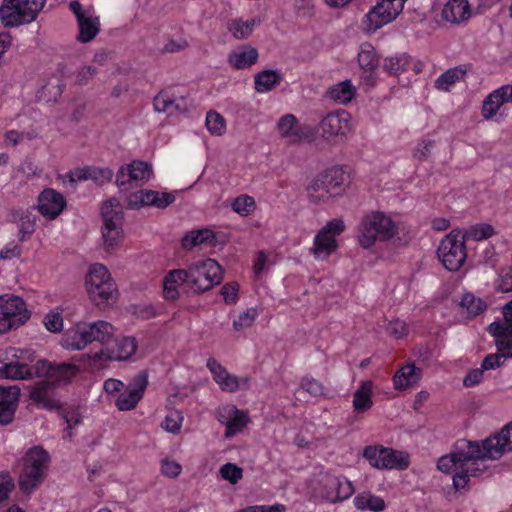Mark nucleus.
<instances>
[{"instance_id":"f257e3e1","label":"nucleus","mask_w":512,"mask_h":512,"mask_svg":"<svg viewBox=\"0 0 512 512\" xmlns=\"http://www.w3.org/2000/svg\"><path fill=\"white\" fill-rule=\"evenodd\" d=\"M223 279L222 268L211 258L189 265L186 269H174L163 279V295L167 300L178 298V285L189 288L193 294H200L212 289Z\"/></svg>"},{"instance_id":"f03ea898","label":"nucleus","mask_w":512,"mask_h":512,"mask_svg":"<svg viewBox=\"0 0 512 512\" xmlns=\"http://www.w3.org/2000/svg\"><path fill=\"white\" fill-rule=\"evenodd\" d=\"M358 231L361 247L369 249L377 241L385 242L393 238L397 227L390 217L383 212L375 211L362 218Z\"/></svg>"},{"instance_id":"7ed1b4c3","label":"nucleus","mask_w":512,"mask_h":512,"mask_svg":"<svg viewBox=\"0 0 512 512\" xmlns=\"http://www.w3.org/2000/svg\"><path fill=\"white\" fill-rule=\"evenodd\" d=\"M85 284L89 297L97 306L116 299V284L102 264H94L90 268Z\"/></svg>"},{"instance_id":"20e7f679","label":"nucleus","mask_w":512,"mask_h":512,"mask_svg":"<svg viewBox=\"0 0 512 512\" xmlns=\"http://www.w3.org/2000/svg\"><path fill=\"white\" fill-rule=\"evenodd\" d=\"M465 242L459 229H453L440 242L437 254L447 270L458 271L463 266L467 258Z\"/></svg>"},{"instance_id":"39448f33","label":"nucleus","mask_w":512,"mask_h":512,"mask_svg":"<svg viewBox=\"0 0 512 512\" xmlns=\"http://www.w3.org/2000/svg\"><path fill=\"white\" fill-rule=\"evenodd\" d=\"M479 453V441L458 440L453 452L438 459L437 468L444 473H451L454 469L460 471V466L468 461L480 460Z\"/></svg>"},{"instance_id":"423d86ee","label":"nucleus","mask_w":512,"mask_h":512,"mask_svg":"<svg viewBox=\"0 0 512 512\" xmlns=\"http://www.w3.org/2000/svg\"><path fill=\"white\" fill-rule=\"evenodd\" d=\"M30 312L22 298L14 295L0 296V333H5L24 324Z\"/></svg>"},{"instance_id":"0eeeda50","label":"nucleus","mask_w":512,"mask_h":512,"mask_svg":"<svg viewBox=\"0 0 512 512\" xmlns=\"http://www.w3.org/2000/svg\"><path fill=\"white\" fill-rule=\"evenodd\" d=\"M113 332V326L106 321L77 324L71 347L75 350H81L88 344L97 341L103 348L107 341L111 339Z\"/></svg>"},{"instance_id":"6e6552de","label":"nucleus","mask_w":512,"mask_h":512,"mask_svg":"<svg viewBox=\"0 0 512 512\" xmlns=\"http://www.w3.org/2000/svg\"><path fill=\"white\" fill-rule=\"evenodd\" d=\"M137 343L132 337L115 338L114 333L111 339L107 341L105 346L91 356L90 354L82 355V358L87 357L89 360L107 361V360H126L129 359L136 351Z\"/></svg>"},{"instance_id":"1a4fd4ad","label":"nucleus","mask_w":512,"mask_h":512,"mask_svg":"<svg viewBox=\"0 0 512 512\" xmlns=\"http://www.w3.org/2000/svg\"><path fill=\"white\" fill-rule=\"evenodd\" d=\"M512 451V422L506 424L499 433L479 442L480 460H497L506 452Z\"/></svg>"},{"instance_id":"9d476101","label":"nucleus","mask_w":512,"mask_h":512,"mask_svg":"<svg viewBox=\"0 0 512 512\" xmlns=\"http://www.w3.org/2000/svg\"><path fill=\"white\" fill-rule=\"evenodd\" d=\"M345 229L343 220H330L315 236L311 252L317 258H325L336 251L337 242L335 237Z\"/></svg>"},{"instance_id":"9b49d317","label":"nucleus","mask_w":512,"mask_h":512,"mask_svg":"<svg viewBox=\"0 0 512 512\" xmlns=\"http://www.w3.org/2000/svg\"><path fill=\"white\" fill-rule=\"evenodd\" d=\"M79 372V368L72 363H53L45 359L37 360L35 372L37 377H46L52 385L69 383Z\"/></svg>"},{"instance_id":"f8f14e48","label":"nucleus","mask_w":512,"mask_h":512,"mask_svg":"<svg viewBox=\"0 0 512 512\" xmlns=\"http://www.w3.org/2000/svg\"><path fill=\"white\" fill-rule=\"evenodd\" d=\"M148 386V372L142 370L137 373L126 387V390L120 393L115 401V406L119 411H129L134 409L143 398Z\"/></svg>"},{"instance_id":"ddd939ff","label":"nucleus","mask_w":512,"mask_h":512,"mask_svg":"<svg viewBox=\"0 0 512 512\" xmlns=\"http://www.w3.org/2000/svg\"><path fill=\"white\" fill-rule=\"evenodd\" d=\"M103 226L101 229L103 243L106 251L118 246L123 239L122 223L124 214L122 210L104 209L102 213Z\"/></svg>"},{"instance_id":"4468645a","label":"nucleus","mask_w":512,"mask_h":512,"mask_svg":"<svg viewBox=\"0 0 512 512\" xmlns=\"http://www.w3.org/2000/svg\"><path fill=\"white\" fill-rule=\"evenodd\" d=\"M350 129L349 114L344 110L330 112L319 122V132L326 141L335 142Z\"/></svg>"},{"instance_id":"2eb2a0df","label":"nucleus","mask_w":512,"mask_h":512,"mask_svg":"<svg viewBox=\"0 0 512 512\" xmlns=\"http://www.w3.org/2000/svg\"><path fill=\"white\" fill-rule=\"evenodd\" d=\"M277 128L281 136L286 138L290 144L304 141L312 142L314 140L312 128L305 124H298L296 117L292 114L281 117Z\"/></svg>"},{"instance_id":"dca6fc26","label":"nucleus","mask_w":512,"mask_h":512,"mask_svg":"<svg viewBox=\"0 0 512 512\" xmlns=\"http://www.w3.org/2000/svg\"><path fill=\"white\" fill-rule=\"evenodd\" d=\"M153 171L151 166L144 161H133L131 164L122 166L116 175V184L121 191H127L132 188V182L150 179Z\"/></svg>"},{"instance_id":"f3484780","label":"nucleus","mask_w":512,"mask_h":512,"mask_svg":"<svg viewBox=\"0 0 512 512\" xmlns=\"http://www.w3.org/2000/svg\"><path fill=\"white\" fill-rule=\"evenodd\" d=\"M175 199V195L170 192L159 193L154 190H140L128 196L127 206L130 209H139L143 206L165 209L174 203Z\"/></svg>"},{"instance_id":"a211bd4d","label":"nucleus","mask_w":512,"mask_h":512,"mask_svg":"<svg viewBox=\"0 0 512 512\" xmlns=\"http://www.w3.org/2000/svg\"><path fill=\"white\" fill-rule=\"evenodd\" d=\"M323 481V496L332 503L346 500L354 493L352 483L346 478L327 475Z\"/></svg>"},{"instance_id":"6ab92c4d","label":"nucleus","mask_w":512,"mask_h":512,"mask_svg":"<svg viewBox=\"0 0 512 512\" xmlns=\"http://www.w3.org/2000/svg\"><path fill=\"white\" fill-rule=\"evenodd\" d=\"M66 201L58 191L46 188L38 197V211L46 218L53 220L64 210Z\"/></svg>"},{"instance_id":"aec40b11","label":"nucleus","mask_w":512,"mask_h":512,"mask_svg":"<svg viewBox=\"0 0 512 512\" xmlns=\"http://www.w3.org/2000/svg\"><path fill=\"white\" fill-rule=\"evenodd\" d=\"M20 388L16 385H0V425L5 426L13 422L18 408Z\"/></svg>"},{"instance_id":"412c9836","label":"nucleus","mask_w":512,"mask_h":512,"mask_svg":"<svg viewBox=\"0 0 512 512\" xmlns=\"http://www.w3.org/2000/svg\"><path fill=\"white\" fill-rule=\"evenodd\" d=\"M397 17V10L388 11L383 4L374 6L362 21V30L366 33H374L384 25L391 23Z\"/></svg>"},{"instance_id":"4be33fe9","label":"nucleus","mask_w":512,"mask_h":512,"mask_svg":"<svg viewBox=\"0 0 512 512\" xmlns=\"http://www.w3.org/2000/svg\"><path fill=\"white\" fill-rule=\"evenodd\" d=\"M52 387L53 385L49 380L39 381L34 386L30 387L29 397L34 403L45 409H59V402L49 397V390Z\"/></svg>"},{"instance_id":"5701e85b","label":"nucleus","mask_w":512,"mask_h":512,"mask_svg":"<svg viewBox=\"0 0 512 512\" xmlns=\"http://www.w3.org/2000/svg\"><path fill=\"white\" fill-rule=\"evenodd\" d=\"M317 177L329 191H336L337 196L342 194L345 185L349 183V176L338 166L323 171Z\"/></svg>"},{"instance_id":"b1692460","label":"nucleus","mask_w":512,"mask_h":512,"mask_svg":"<svg viewBox=\"0 0 512 512\" xmlns=\"http://www.w3.org/2000/svg\"><path fill=\"white\" fill-rule=\"evenodd\" d=\"M35 364L28 365L26 362L12 361L0 367V379L25 380L36 376Z\"/></svg>"},{"instance_id":"393cba45","label":"nucleus","mask_w":512,"mask_h":512,"mask_svg":"<svg viewBox=\"0 0 512 512\" xmlns=\"http://www.w3.org/2000/svg\"><path fill=\"white\" fill-rule=\"evenodd\" d=\"M224 241L218 240V235L214 233L212 230L204 228L199 230H193L187 233L182 238V247L184 249H192L193 247L200 244H208L212 247H215L218 243H223Z\"/></svg>"},{"instance_id":"a878e982","label":"nucleus","mask_w":512,"mask_h":512,"mask_svg":"<svg viewBox=\"0 0 512 512\" xmlns=\"http://www.w3.org/2000/svg\"><path fill=\"white\" fill-rule=\"evenodd\" d=\"M422 377V370L414 363L404 365L393 377L394 387L397 390H404L416 385Z\"/></svg>"},{"instance_id":"bb28decb","label":"nucleus","mask_w":512,"mask_h":512,"mask_svg":"<svg viewBox=\"0 0 512 512\" xmlns=\"http://www.w3.org/2000/svg\"><path fill=\"white\" fill-rule=\"evenodd\" d=\"M257 59L258 51L250 45L240 46L228 56L229 63L238 70L251 67L257 62Z\"/></svg>"},{"instance_id":"cd10ccee","label":"nucleus","mask_w":512,"mask_h":512,"mask_svg":"<svg viewBox=\"0 0 512 512\" xmlns=\"http://www.w3.org/2000/svg\"><path fill=\"white\" fill-rule=\"evenodd\" d=\"M442 16L451 23H460L470 18V6L467 0H449L442 10Z\"/></svg>"},{"instance_id":"c85d7f7f","label":"nucleus","mask_w":512,"mask_h":512,"mask_svg":"<svg viewBox=\"0 0 512 512\" xmlns=\"http://www.w3.org/2000/svg\"><path fill=\"white\" fill-rule=\"evenodd\" d=\"M478 461H468L466 465L460 466V471L455 472L453 486L457 491L467 486L470 477H478L487 469L485 465L479 464Z\"/></svg>"},{"instance_id":"c756f323","label":"nucleus","mask_w":512,"mask_h":512,"mask_svg":"<svg viewBox=\"0 0 512 512\" xmlns=\"http://www.w3.org/2000/svg\"><path fill=\"white\" fill-rule=\"evenodd\" d=\"M22 0H3L0 6V20L5 27L21 25Z\"/></svg>"},{"instance_id":"7c9ffc66","label":"nucleus","mask_w":512,"mask_h":512,"mask_svg":"<svg viewBox=\"0 0 512 512\" xmlns=\"http://www.w3.org/2000/svg\"><path fill=\"white\" fill-rule=\"evenodd\" d=\"M23 461V466L46 473L50 456L42 447L35 446L26 452Z\"/></svg>"},{"instance_id":"2f4dec72","label":"nucleus","mask_w":512,"mask_h":512,"mask_svg":"<svg viewBox=\"0 0 512 512\" xmlns=\"http://www.w3.org/2000/svg\"><path fill=\"white\" fill-rule=\"evenodd\" d=\"M283 80L282 75L272 69H265L254 77L255 90L258 93H265L273 90Z\"/></svg>"},{"instance_id":"473e14b6","label":"nucleus","mask_w":512,"mask_h":512,"mask_svg":"<svg viewBox=\"0 0 512 512\" xmlns=\"http://www.w3.org/2000/svg\"><path fill=\"white\" fill-rule=\"evenodd\" d=\"M372 387L373 383L371 381H363L355 391L353 396V408L356 412L363 413L372 407Z\"/></svg>"},{"instance_id":"72a5a7b5","label":"nucleus","mask_w":512,"mask_h":512,"mask_svg":"<svg viewBox=\"0 0 512 512\" xmlns=\"http://www.w3.org/2000/svg\"><path fill=\"white\" fill-rule=\"evenodd\" d=\"M45 477L46 473L23 466V471L19 476V487L29 495L41 485Z\"/></svg>"},{"instance_id":"f704fd0d","label":"nucleus","mask_w":512,"mask_h":512,"mask_svg":"<svg viewBox=\"0 0 512 512\" xmlns=\"http://www.w3.org/2000/svg\"><path fill=\"white\" fill-rule=\"evenodd\" d=\"M77 23L79 26L77 39L82 43L90 42L99 33L100 21L98 17L86 16Z\"/></svg>"},{"instance_id":"c9c22d12","label":"nucleus","mask_w":512,"mask_h":512,"mask_svg":"<svg viewBox=\"0 0 512 512\" xmlns=\"http://www.w3.org/2000/svg\"><path fill=\"white\" fill-rule=\"evenodd\" d=\"M466 72L467 69L463 65L448 69L435 80V87L442 91H449L450 87L462 79Z\"/></svg>"},{"instance_id":"e433bc0d","label":"nucleus","mask_w":512,"mask_h":512,"mask_svg":"<svg viewBox=\"0 0 512 512\" xmlns=\"http://www.w3.org/2000/svg\"><path fill=\"white\" fill-rule=\"evenodd\" d=\"M356 93L355 87L352 85L350 80L342 81L329 88L328 96L341 104L350 102Z\"/></svg>"},{"instance_id":"4c0bfd02","label":"nucleus","mask_w":512,"mask_h":512,"mask_svg":"<svg viewBox=\"0 0 512 512\" xmlns=\"http://www.w3.org/2000/svg\"><path fill=\"white\" fill-rule=\"evenodd\" d=\"M358 62L360 67L368 72H372L378 67L379 59L372 44L366 42L361 45Z\"/></svg>"},{"instance_id":"58836bf2","label":"nucleus","mask_w":512,"mask_h":512,"mask_svg":"<svg viewBox=\"0 0 512 512\" xmlns=\"http://www.w3.org/2000/svg\"><path fill=\"white\" fill-rule=\"evenodd\" d=\"M390 448L382 445L367 446L364 448L363 457L369 464L377 469L384 470L385 459Z\"/></svg>"},{"instance_id":"ea45409f","label":"nucleus","mask_w":512,"mask_h":512,"mask_svg":"<svg viewBox=\"0 0 512 512\" xmlns=\"http://www.w3.org/2000/svg\"><path fill=\"white\" fill-rule=\"evenodd\" d=\"M307 193L313 203L325 202L329 198L337 196V192L329 191L317 176L307 187Z\"/></svg>"},{"instance_id":"a19ab883","label":"nucleus","mask_w":512,"mask_h":512,"mask_svg":"<svg viewBox=\"0 0 512 512\" xmlns=\"http://www.w3.org/2000/svg\"><path fill=\"white\" fill-rule=\"evenodd\" d=\"M354 504L359 510H370L373 512H381L385 509V501L375 495L369 493L359 494L354 498Z\"/></svg>"},{"instance_id":"79ce46f5","label":"nucleus","mask_w":512,"mask_h":512,"mask_svg":"<svg viewBox=\"0 0 512 512\" xmlns=\"http://www.w3.org/2000/svg\"><path fill=\"white\" fill-rule=\"evenodd\" d=\"M386 461L384 465V469L387 470H405L410 465V457L409 454L404 451L395 450L390 448L389 453H387Z\"/></svg>"},{"instance_id":"37998d69","label":"nucleus","mask_w":512,"mask_h":512,"mask_svg":"<svg viewBox=\"0 0 512 512\" xmlns=\"http://www.w3.org/2000/svg\"><path fill=\"white\" fill-rule=\"evenodd\" d=\"M46 0H22L21 25L34 21L42 10Z\"/></svg>"},{"instance_id":"c03bdc74","label":"nucleus","mask_w":512,"mask_h":512,"mask_svg":"<svg viewBox=\"0 0 512 512\" xmlns=\"http://www.w3.org/2000/svg\"><path fill=\"white\" fill-rule=\"evenodd\" d=\"M460 306L467 310L470 318L476 317L487 308L485 301L481 298H476L471 293H466L462 296Z\"/></svg>"},{"instance_id":"a18cd8bd","label":"nucleus","mask_w":512,"mask_h":512,"mask_svg":"<svg viewBox=\"0 0 512 512\" xmlns=\"http://www.w3.org/2000/svg\"><path fill=\"white\" fill-rule=\"evenodd\" d=\"M35 209H36V207H34V206L28 208V212L25 214V216L22 218V220L20 222L19 240L21 242L25 241L35 231V222H36V218H37L36 214L34 213Z\"/></svg>"},{"instance_id":"49530a36","label":"nucleus","mask_w":512,"mask_h":512,"mask_svg":"<svg viewBox=\"0 0 512 512\" xmlns=\"http://www.w3.org/2000/svg\"><path fill=\"white\" fill-rule=\"evenodd\" d=\"M495 234V230L490 224H477L472 226L465 233L461 231V236L465 237V241L467 239H473L475 241H480L483 239H487Z\"/></svg>"},{"instance_id":"de8ad7c7","label":"nucleus","mask_w":512,"mask_h":512,"mask_svg":"<svg viewBox=\"0 0 512 512\" xmlns=\"http://www.w3.org/2000/svg\"><path fill=\"white\" fill-rule=\"evenodd\" d=\"M227 29L237 40L247 39L252 34L248 23L239 18L229 20L227 22Z\"/></svg>"},{"instance_id":"09e8293b","label":"nucleus","mask_w":512,"mask_h":512,"mask_svg":"<svg viewBox=\"0 0 512 512\" xmlns=\"http://www.w3.org/2000/svg\"><path fill=\"white\" fill-rule=\"evenodd\" d=\"M246 415L237 409L233 410V416L226 423L225 436L230 438L238 433L246 425Z\"/></svg>"},{"instance_id":"8fccbe9b","label":"nucleus","mask_w":512,"mask_h":512,"mask_svg":"<svg viewBox=\"0 0 512 512\" xmlns=\"http://www.w3.org/2000/svg\"><path fill=\"white\" fill-rule=\"evenodd\" d=\"M207 129L214 135L221 136L226 130L224 118L214 110L208 111L206 115Z\"/></svg>"},{"instance_id":"3c124183","label":"nucleus","mask_w":512,"mask_h":512,"mask_svg":"<svg viewBox=\"0 0 512 512\" xmlns=\"http://www.w3.org/2000/svg\"><path fill=\"white\" fill-rule=\"evenodd\" d=\"M408 65V59L405 55L401 56H391L387 57L384 60L383 68L390 75H397L398 73L404 71Z\"/></svg>"},{"instance_id":"603ef678","label":"nucleus","mask_w":512,"mask_h":512,"mask_svg":"<svg viewBox=\"0 0 512 512\" xmlns=\"http://www.w3.org/2000/svg\"><path fill=\"white\" fill-rule=\"evenodd\" d=\"M503 104V100L499 98L498 93H496V90L492 92L483 102L482 107V115L485 119L492 118L501 105Z\"/></svg>"},{"instance_id":"864d4df0","label":"nucleus","mask_w":512,"mask_h":512,"mask_svg":"<svg viewBox=\"0 0 512 512\" xmlns=\"http://www.w3.org/2000/svg\"><path fill=\"white\" fill-rule=\"evenodd\" d=\"M495 290L501 293L512 292V266L500 270L495 282Z\"/></svg>"},{"instance_id":"5fc2aeb1","label":"nucleus","mask_w":512,"mask_h":512,"mask_svg":"<svg viewBox=\"0 0 512 512\" xmlns=\"http://www.w3.org/2000/svg\"><path fill=\"white\" fill-rule=\"evenodd\" d=\"M232 208L236 213L247 216L255 209L254 198L248 195L239 196L233 201Z\"/></svg>"},{"instance_id":"6e6d98bb","label":"nucleus","mask_w":512,"mask_h":512,"mask_svg":"<svg viewBox=\"0 0 512 512\" xmlns=\"http://www.w3.org/2000/svg\"><path fill=\"white\" fill-rule=\"evenodd\" d=\"M219 472L221 477L231 484H236L243 478V469L234 463L224 464L221 466Z\"/></svg>"},{"instance_id":"4d7b16f0","label":"nucleus","mask_w":512,"mask_h":512,"mask_svg":"<svg viewBox=\"0 0 512 512\" xmlns=\"http://www.w3.org/2000/svg\"><path fill=\"white\" fill-rule=\"evenodd\" d=\"M88 177L93 180L97 185H104L112 180L113 171L109 168H99L89 166Z\"/></svg>"},{"instance_id":"13d9d810","label":"nucleus","mask_w":512,"mask_h":512,"mask_svg":"<svg viewBox=\"0 0 512 512\" xmlns=\"http://www.w3.org/2000/svg\"><path fill=\"white\" fill-rule=\"evenodd\" d=\"M386 332L394 338L406 337L409 333V328L404 321L395 319L390 321L386 326Z\"/></svg>"},{"instance_id":"bf43d9fd","label":"nucleus","mask_w":512,"mask_h":512,"mask_svg":"<svg viewBox=\"0 0 512 512\" xmlns=\"http://www.w3.org/2000/svg\"><path fill=\"white\" fill-rule=\"evenodd\" d=\"M182 417L177 411L170 412L161 423V427L167 432L178 433L181 428Z\"/></svg>"},{"instance_id":"052dcab7","label":"nucleus","mask_w":512,"mask_h":512,"mask_svg":"<svg viewBox=\"0 0 512 512\" xmlns=\"http://www.w3.org/2000/svg\"><path fill=\"white\" fill-rule=\"evenodd\" d=\"M15 488L14 481L8 472H0V502L6 500Z\"/></svg>"},{"instance_id":"680f3d73","label":"nucleus","mask_w":512,"mask_h":512,"mask_svg":"<svg viewBox=\"0 0 512 512\" xmlns=\"http://www.w3.org/2000/svg\"><path fill=\"white\" fill-rule=\"evenodd\" d=\"M239 284L237 282L226 283L221 288V295L226 304H234L238 299Z\"/></svg>"},{"instance_id":"e2e57ef3","label":"nucleus","mask_w":512,"mask_h":512,"mask_svg":"<svg viewBox=\"0 0 512 512\" xmlns=\"http://www.w3.org/2000/svg\"><path fill=\"white\" fill-rule=\"evenodd\" d=\"M256 317V310L249 309L244 313L240 314L238 319H235L233 322V327L235 330L239 331L243 328L249 327L253 324Z\"/></svg>"},{"instance_id":"0e129e2a","label":"nucleus","mask_w":512,"mask_h":512,"mask_svg":"<svg viewBox=\"0 0 512 512\" xmlns=\"http://www.w3.org/2000/svg\"><path fill=\"white\" fill-rule=\"evenodd\" d=\"M61 417L67 423V430H71L80 423V414L74 408L65 409L60 406L58 409Z\"/></svg>"},{"instance_id":"69168bd1","label":"nucleus","mask_w":512,"mask_h":512,"mask_svg":"<svg viewBox=\"0 0 512 512\" xmlns=\"http://www.w3.org/2000/svg\"><path fill=\"white\" fill-rule=\"evenodd\" d=\"M44 324L48 331L60 332L63 327V319L60 313H49L44 318Z\"/></svg>"},{"instance_id":"338daca9","label":"nucleus","mask_w":512,"mask_h":512,"mask_svg":"<svg viewBox=\"0 0 512 512\" xmlns=\"http://www.w3.org/2000/svg\"><path fill=\"white\" fill-rule=\"evenodd\" d=\"M174 104V99L169 98L165 93L160 92L154 98V108L157 112H167L171 114V107Z\"/></svg>"},{"instance_id":"774afa93","label":"nucleus","mask_w":512,"mask_h":512,"mask_svg":"<svg viewBox=\"0 0 512 512\" xmlns=\"http://www.w3.org/2000/svg\"><path fill=\"white\" fill-rule=\"evenodd\" d=\"M300 385L303 390H305L312 396H319V395L323 394L324 388H323L322 384L313 378H308V377L303 378L301 380Z\"/></svg>"}]
</instances>
